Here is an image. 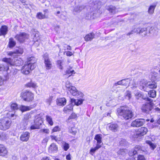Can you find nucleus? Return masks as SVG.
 <instances>
[{
	"label": "nucleus",
	"instance_id": "obj_51",
	"mask_svg": "<svg viewBox=\"0 0 160 160\" xmlns=\"http://www.w3.org/2000/svg\"><path fill=\"white\" fill-rule=\"evenodd\" d=\"M102 135L101 134H97L95 136L94 139L95 140H101L102 139Z\"/></svg>",
	"mask_w": 160,
	"mask_h": 160
},
{
	"label": "nucleus",
	"instance_id": "obj_40",
	"mask_svg": "<svg viewBox=\"0 0 160 160\" xmlns=\"http://www.w3.org/2000/svg\"><path fill=\"white\" fill-rule=\"evenodd\" d=\"M108 10L112 14L116 13L117 10L116 8L113 6H110L108 9Z\"/></svg>",
	"mask_w": 160,
	"mask_h": 160
},
{
	"label": "nucleus",
	"instance_id": "obj_18",
	"mask_svg": "<svg viewBox=\"0 0 160 160\" xmlns=\"http://www.w3.org/2000/svg\"><path fill=\"white\" fill-rule=\"evenodd\" d=\"M44 63L46 68V69L49 70L51 69L52 66V64L49 58L47 55H44Z\"/></svg>",
	"mask_w": 160,
	"mask_h": 160
},
{
	"label": "nucleus",
	"instance_id": "obj_22",
	"mask_svg": "<svg viewBox=\"0 0 160 160\" xmlns=\"http://www.w3.org/2000/svg\"><path fill=\"white\" fill-rule=\"evenodd\" d=\"M73 109V106L71 102L69 105L66 106L64 108L63 112L66 113H68L72 111Z\"/></svg>",
	"mask_w": 160,
	"mask_h": 160
},
{
	"label": "nucleus",
	"instance_id": "obj_37",
	"mask_svg": "<svg viewBox=\"0 0 160 160\" xmlns=\"http://www.w3.org/2000/svg\"><path fill=\"white\" fill-rule=\"evenodd\" d=\"M78 129L74 127L70 128H69V132L71 133H72L73 135L76 134L77 132Z\"/></svg>",
	"mask_w": 160,
	"mask_h": 160
},
{
	"label": "nucleus",
	"instance_id": "obj_63",
	"mask_svg": "<svg viewBox=\"0 0 160 160\" xmlns=\"http://www.w3.org/2000/svg\"><path fill=\"white\" fill-rule=\"evenodd\" d=\"M66 158L67 160H70L71 159V155L70 154H68L67 155Z\"/></svg>",
	"mask_w": 160,
	"mask_h": 160
},
{
	"label": "nucleus",
	"instance_id": "obj_44",
	"mask_svg": "<svg viewBox=\"0 0 160 160\" xmlns=\"http://www.w3.org/2000/svg\"><path fill=\"white\" fill-rule=\"evenodd\" d=\"M62 147L65 151H67L69 148V146L68 143L63 142L62 143Z\"/></svg>",
	"mask_w": 160,
	"mask_h": 160
},
{
	"label": "nucleus",
	"instance_id": "obj_4",
	"mask_svg": "<svg viewBox=\"0 0 160 160\" xmlns=\"http://www.w3.org/2000/svg\"><path fill=\"white\" fill-rule=\"evenodd\" d=\"M152 100L149 103H146L143 104L141 107V109L143 112L147 114H150L152 112L153 110V103H152Z\"/></svg>",
	"mask_w": 160,
	"mask_h": 160
},
{
	"label": "nucleus",
	"instance_id": "obj_45",
	"mask_svg": "<svg viewBox=\"0 0 160 160\" xmlns=\"http://www.w3.org/2000/svg\"><path fill=\"white\" fill-rule=\"evenodd\" d=\"M127 151L126 149H121L118 151V153L119 155H125Z\"/></svg>",
	"mask_w": 160,
	"mask_h": 160
},
{
	"label": "nucleus",
	"instance_id": "obj_56",
	"mask_svg": "<svg viewBox=\"0 0 160 160\" xmlns=\"http://www.w3.org/2000/svg\"><path fill=\"white\" fill-rule=\"evenodd\" d=\"M153 112L160 113V109L158 107L155 108H154L153 107V110H152V112Z\"/></svg>",
	"mask_w": 160,
	"mask_h": 160
},
{
	"label": "nucleus",
	"instance_id": "obj_15",
	"mask_svg": "<svg viewBox=\"0 0 160 160\" xmlns=\"http://www.w3.org/2000/svg\"><path fill=\"white\" fill-rule=\"evenodd\" d=\"M8 152L6 147L3 144H0V156L5 157L8 155Z\"/></svg>",
	"mask_w": 160,
	"mask_h": 160
},
{
	"label": "nucleus",
	"instance_id": "obj_54",
	"mask_svg": "<svg viewBox=\"0 0 160 160\" xmlns=\"http://www.w3.org/2000/svg\"><path fill=\"white\" fill-rule=\"evenodd\" d=\"M97 141V144L96 147L97 148H100L102 145V141Z\"/></svg>",
	"mask_w": 160,
	"mask_h": 160
},
{
	"label": "nucleus",
	"instance_id": "obj_42",
	"mask_svg": "<svg viewBox=\"0 0 160 160\" xmlns=\"http://www.w3.org/2000/svg\"><path fill=\"white\" fill-rule=\"evenodd\" d=\"M37 18L39 19H42L46 18L45 13L43 14L42 13L39 12L37 13Z\"/></svg>",
	"mask_w": 160,
	"mask_h": 160
},
{
	"label": "nucleus",
	"instance_id": "obj_47",
	"mask_svg": "<svg viewBox=\"0 0 160 160\" xmlns=\"http://www.w3.org/2000/svg\"><path fill=\"white\" fill-rule=\"evenodd\" d=\"M84 7L83 6H78L74 8V10L76 12H79Z\"/></svg>",
	"mask_w": 160,
	"mask_h": 160
},
{
	"label": "nucleus",
	"instance_id": "obj_41",
	"mask_svg": "<svg viewBox=\"0 0 160 160\" xmlns=\"http://www.w3.org/2000/svg\"><path fill=\"white\" fill-rule=\"evenodd\" d=\"M9 67L8 66H5L2 64H0V72L7 71Z\"/></svg>",
	"mask_w": 160,
	"mask_h": 160
},
{
	"label": "nucleus",
	"instance_id": "obj_14",
	"mask_svg": "<svg viewBox=\"0 0 160 160\" xmlns=\"http://www.w3.org/2000/svg\"><path fill=\"white\" fill-rule=\"evenodd\" d=\"M78 99H75L74 98H70V102L71 103H74L75 105L77 106H79L82 104L83 101L85 100V98L80 97L79 96L78 97Z\"/></svg>",
	"mask_w": 160,
	"mask_h": 160
},
{
	"label": "nucleus",
	"instance_id": "obj_33",
	"mask_svg": "<svg viewBox=\"0 0 160 160\" xmlns=\"http://www.w3.org/2000/svg\"><path fill=\"white\" fill-rule=\"evenodd\" d=\"M33 108L31 106H22L20 107V110L22 112H25L29 111L32 108Z\"/></svg>",
	"mask_w": 160,
	"mask_h": 160
},
{
	"label": "nucleus",
	"instance_id": "obj_5",
	"mask_svg": "<svg viewBox=\"0 0 160 160\" xmlns=\"http://www.w3.org/2000/svg\"><path fill=\"white\" fill-rule=\"evenodd\" d=\"M21 97L24 101L30 102L33 100L34 95L31 92L26 90L21 93Z\"/></svg>",
	"mask_w": 160,
	"mask_h": 160
},
{
	"label": "nucleus",
	"instance_id": "obj_7",
	"mask_svg": "<svg viewBox=\"0 0 160 160\" xmlns=\"http://www.w3.org/2000/svg\"><path fill=\"white\" fill-rule=\"evenodd\" d=\"M35 67V66L34 65L27 63L22 67L21 72L24 74H28L30 73V71L33 70Z\"/></svg>",
	"mask_w": 160,
	"mask_h": 160
},
{
	"label": "nucleus",
	"instance_id": "obj_32",
	"mask_svg": "<svg viewBox=\"0 0 160 160\" xmlns=\"http://www.w3.org/2000/svg\"><path fill=\"white\" fill-rule=\"evenodd\" d=\"M151 78L152 80L155 81L157 80L159 76L158 74L154 71H152L151 73Z\"/></svg>",
	"mask_w": 160,
	"mask_h": 160
},
{
	"label": "nucleus",
	"instance_id": "obj_2",
	"mask_svg": "<svg viewBox=\"0 0 160 160\" xmlns=\"http://www.w3.org/2000/svg\"><path fill=\"white\" fill-rule=\"evenodd\" d=\"M12 123L11 120L7 118L1 119L0 122V129L6 130L10 127Z\"/></svg>",
	"mask_w": 160,
	"mask_h": 160
},
{
	"label": "nucleus",
	"instance_id": "obj_24",
	"mask_svg": "<svg viewBox=\"0 0 160 160\" xmlns=\"http://www.w3.org/2000/svg\"><path fill=\"white\" fill-rule=\"evenodd\" d=\"M29 137V133L28 132H25L20 136V140H28Z\"/></svg>",
	"mask_w": 160,
	"mask_h": 160
},
{
	"label": "nucleus",
	"instance_id": "obj_10",
	"mask_svg": "<svg viewBox=\"0 0 160 160\" xmlns=\"http://www.w3.org/2000/svg\"><path fill=\"white\" fill-rule=\"evenodd\" d=\"M145 121L143 119H138L133 121L131 123V126L134 127H138L142 126Z\"/></svg>",
	"mask_w": 160,
	"mask_h": 160
},
{
	"label": "nucleus",
	"instance_id": "obj_61",
	"mask_svg": "<svg viewBox=\"0 0 160 160\" xmlns=\"http://www.w3.org/2000/svg\"><path fill=\"white\" fill-rule=\"evenodd\" d=\"M66 55L68 56H71L72 54V53L71 52H70V51L67 52H66Z\"/></svg>",
	"mask_w": 160,
	"mask_h": 160
},
{
	"label": "nucleus",
	"instance_id": "obj_59",
	"mask_svg": "<svg viewBox=\"0 0 160 160\" xmlns=\"http://www.w3.org/2000/svg\"><path fill=\"white\" fill-rule=\"evenodd\" d=\"M42 130L45 133H49V130L48 129H42Z\"/></svg>",
	"mask_w": 160,
	"mask_h": 160
},
{
	"label": "nucleus",
	"instance_id": "obj_64",
	"mask_svg": "<svg viewBox=\"0 0 160 160\" xmlns=\"http://www.w3.org/2000/svg\"><path fill=\"white\" fill-rule=\"evenodd\" d=\"M42 160H50L49 158L47 157H44L42 159Z\"/></svg>",
	"mask_w": 160,
	"mask_h": 160
},
{
	"label": "nucleus",
	"instance_id": "obj_28",
	"mask_svg": "<svg viewBox=\"0 0 160 160\" xmlns=\"http://www.w3.org/2000/svg\"><path fill=\"white\" fill-rule=\"evenodd\" d=\"M28 62L27 63L30 64L32 65H34L35 66L34 63L36 62V58L33 57H31L28 59Z\"/></svg>",
	"mask_w": 160,
	"mask_h": 160
},
{
	"label": "nucleus",
	"instance_id": "obj_3",
	"mask_svg": "<svg viewBox=\"0 0 160 160\" xmlns=\"http://www.w3.org/2000/svg\"><path fill=\"white\" fill-rule=\"evenodd\" d=\"M2 61L7 62L8 64L11 65L15 66H20L23 64V62L21 58L15 59L13 62L10 58H3Z\"/></svg>",
	"mask_w": 160,
	"mask_h": 160
},
{
	"label": "nucleus",
	"instance_id": "obj_16",
	"mask_svg": "<svg viewBox=\"0 0 160 160\" xmlns=\"http://www.w3.org/2000/svg\"><path fill=\"white\" fill-rule=\"evenodd\" d=\"M130 79L128 78L123 79L116 83L115 85V86L122 85L126 87L128 86V84L130 83Z\"/></svg>",
	"mask_w": 160,
	"mask_h": 160
},
{
	"label": "nucleus",
	"instance_id": "obj_29",
	"mask_svg": "<svg viewBox=\"0 0 160 160\" xmlns=\"http://www.w3.org/2000/svg\"><path fill=\"white\" fill-rule=\"evenodd\" d=\"M147 28H140L139 34H141L142 36L144 37L147 34Z\"/></svg>",
	"mask_w": 160,
	"mask_h": 160
},
{
	"label": "nucleus",
	"instance_id": "obj_8",
	"mask_svg": "<svg viewBox=\"0 0 160 160\" xmlns=\"http://www.w3.org/2000/svg\"><path fill=\"white\" fill-rule=\"evenodd\" d=\"M29 36L25 32H22L19 34L17 35L15 38L17 40L20 42H23L25 41L28 39Z\"/></svg>",
	"mask_w": 160,
	"mask_h": 160
},
{
	"label": "nucleus",
	"instance_id": "obj_20",
	"mask_svg": "<svg viewBox=\"0 0 160 160\" xmlns=\"http://www.w3.org/2000/svg\"><path fill=\"white\" fill-rule=\"evenodd\" d=\"M66 99L63 98L58 99L56 102L58 106H63L66 104Z\"/></svg>",
	"mask_w": 160,
	"mask_h": 160
},
{
	"label": "nucleus",
	"instance_id": "obj_27",
	"mask_svg": "<svg viewBox=\"0 0 160 160\" xmlns=\"http://www.w3.org/2000/svg\"><path fill=\"white\" fill-rule=\"evenodd\" d=\"M138 151H140V152H141V151H142L143 152L144 151V150H142V149H141V148L140 146L137 145L135 147V150L134 151H133L132 152L133 154L132 155H134L137 154V153ZM129 155L130 156L132 155H131L130 153L129 154Z\"/></svg>",
	"mask_w": 160,
	"mask_h": 160
},
{
	"label": "nucleus",
	"instance_id": "obj_30",
	"mask_svg": "<svg viewBox=\"0 0 160 160\" xmlns=\"http://www.w3.org/2000/svg\"><path fill=\"white\" fill-rule=\"evenodd\" d=\"M16 44V42L13 39L10 38L9 39L8 46L9 48H12L15 46Z\"/></svg>",
	"mask_w": 160,
	"mask_h": 160
},
{
	"label": "nucleus",
	"instance_id": "obj_31",
	"mask_svg": "<svg viewBox=\"0 0 160 160\" xmlns=\"http://www.w3.org/2000/svg\"><path fill=\"white\" fill-rule=\"evenodd\" d=\"M23 52V50L22 48H19L18 49H16L15 51L14 52H11L9 53V54L11 55H12L13 54H22Z\"/></svg>",
	"mask_w": 160,
	"mask_h": 160
},
{
	"label": "nucleus",
	"instance_id": "obj_62",
	"mask_svg": "<svg viewBox=\"0 0 160 160\" xmlns=\"http://www.w3.org/2000/svg\"><path fill=\"white\" fill-rule=\"evenodd\" d=\"M3 80L2 78L0 76V85H2L3 83Z\"/></svg>",
	"mask_w": 160,
	"mask_h": 160
},
{
	"label": "nucleus",
	"instance_id": "obj_34",
	"mask_svg": "<svg viewBox=\"0 0 160 160\" xmlns=\"http://www.w3.org/2000/svg\"><path fill=\"white\" fill-rule=\"evenodd\" d=\"M46 119L47 122L50 126H52L53 124V122L52 121V118L51 116L49 115H47L46 116Z\"/></svg>",
	"mask_w": 160,
	"mask_h": 160
},
{
	"label": "nucleus",
	"instance_id": "obj_39",
	"mask_svg": "<svg viewBox=\"0 0 160 160\" xmlns=\"http://www.w3.org/2000/svg\"><path fill=\"white\" fill-rule=\"evenodd\" d=\"M26 86L29 88H35L37 87L36 84L34 82L31 81L26 84Z\"/></svg>",
	"mask_w": 160,
	"mask_h": 160
},
{
	"label": "nucleus",
	"instance_id": "obj_46",
	"mask_svg": "<svg viewBox=\"0 0 160 160\" xmlns=\"http://www.w3.org/2000/svg\"><path fill=\"white\" fill-rule=\"evenodd\" d=\"M125 96L126 98L128 100H129L131 98V92L129 91H127L125 93Z\"/></svg>",
	"mask_w": 160,
	"mask_h": 160
},
{
	"label": "nucleus",
	"instance_id": "obj_55",
	"mask_svg": "<svg viewBox=\"0 0 160 160\" xmlns=\"http://www.w3.org/2000/svg\"><path fill=\"white\" fill-rule=\"evenodd\" d=\"M137 160H146L143 155H139L137 158Z\"/></svg>",
	"mask_w": 160,
	"mask_h": 160
},
{
	"label": "nucleus",
	"instance_id": "obj_12",
	"mask_svg": "<svg viewBox=\"0 0 160 160\" xmlns=\"http://www.w3.org/2000/svg\"><path fill=\"white\" fill-rule=\"evenodd\" d=\"M147 131L148 129L146 128L142 127L137 132H135L134 137L135 138H138L146 134Z\"/></svg>",
	"mask_w": 160,
	"mask_h": 160
},
{
	"label": "nucleus",
	"instance_id": "obj_23",
	"mask_svg": "<svg viewBox=\"0 0 160 160\" xmlns=\"http://www.w3.org/2000/svg\"><path fill=\"white\" fill-rule=\"evenodd\" d=\"M146 86L150 88H155L157 87V85L156 82L154 81L148 82L146 84Z\"/></svg>",
	"mask_w": 160,
	"mask_h": 160
},
{
	"label": "nucleus",
	"instance_id": "obj_21",
	"mask_svg": "<svg viewBox=\"0 0 160 160\" xmlns=\"http://www.w3.org/2000/svg\"><path fill=\"white\" fill-rule=\"evenodd\" d=\"M58 149L57 145L54 143H52L50 146L48 150L50 153H55L57 152Z\"/></svg>",
	"mask_w": 160,
	"mask_h": 160
},
{
	"label": "nucleus",
	"instance_id": "obj_26",
	"mask_svg": "<svg viewBox=\"0 0 160 160\" xmlns=\"http://www.w3.org/2000/svg\"><path fill=\"white\" fill-rule=\"evenodd\" d=\"M95 34L93 33H91L87 35L85 37V40L86 41L92 40L94 37Z\"/></svg>",
	"mask_w": 160,
	"mask_h": 160
},
{
	"label": "nucleus",
	"instance_id": "obj_50",
	"mask_svg": "<svg viewBox=\"0 0 160 160\" xmlns=\"http://www.w3.org/2000/svg\"><path fill=\"white\" fill-rule=\"evenodd\" d=\"M11 107L12 109L15 110L18 109V105L16 103H13L11 104Z\"/></svg>",
	"mask_w": 160,
	"mask_h": 160
},
{
	"label": "nucleus",
	"instance_id": "obj_36",
	"mask_svg": "<svg viewBox=\"0 0 160 160\" xmlns=\"http://www.w3.org/2000/svg\"><path fill=\"white\" fill-rule=\"evenodd\" d=\"M149 96L152 98H155L156 95V92L154 90L150 91L148 92Z\"/></svg>",
	"mask_w": 160,
	"mask_h": 160
},
{
	"label": "nucleus",
	"instance_id": "obj_19",
	"mask_svg": "<svg viewBox=\"0 0 160 160\" xmlns=\"http://www.w3.org/2000/svg\"><path fill=\"white\" fill-rule=\"evenodd\" d=\"M8 31V27L7 26H2L0 28V36H5L7 34Z\"/></svg>",
	"mask_w": 160,
	"mask_h": 160
},
{
	"label": "nucleus",
	"instance_id": "obj_6",
	"mask_svg": "<svg viewBox=\"0 0 160 160\" xmlns=\"http://www.w3.org/2000/svg\"><path fill=\"white\" fill-rule=\"evenodd\" d=\"M35 120H34V124L31 125L30 127L31 129H39L42 123V118L39 116V115L35 117Z\"/></svg>",
	"mask_w": 160,
	"mask_h": 160
},
{
	"label": "nucleus",
	"instance_id": "obj_53",
	"mask_svg": "<svg viewBox=\"0 0 160 160\" xmlns=\"http://www.w3.org/2000/svg\"><path fill=\"white\" fill-rule=\"evenodd\" d=\"M129 83L131 84L132 85V88H136L137 87V84L136 82H135L134 80H133L132 81H131V82H130Z\"/></svg>",
	"mask_w": 160,
	"mask_h": 160
},
{
	"label": "nucleus",
	"instance_id": "obj_25",
	"mask_svg": "<svg viewBox=\"0 0 160 160\" xmlns=\"http://www.w3.org/2000/svg\"><path fill=\"white\" fill-rule=\"evenodd\" d=\"M140 27H136L135 28H133V29L130 32L127 34V36H130L131 35L135 33H139Z\"/></svg>",
	"mask_w": 160,
	"mask_h": 160
},
{
	"label": "nucleus",
	"instance_id": "obj_58",
	"mask_svg": "<svg viewBox=\"0 0 160 160\" xmlns=\"http://www.w3.org/2000/svg\"><path fill=\"white\" fill-rule=\"evenodd\" d=\"M60 12L59 11H57L56 13H55V14L56 16H58L59 18H61L62 17V15H61L60 16L58 15L59 14H60Z\"/></svg>",
	"mask_w": 160,
	"mask_h": 160
},
{
	"label": "nucleus",
	"instance_id": "obj_17",
	"mask_svg": "<svg viewBox=\"0 0 160 160\" xmlns=\"http://www.w3.org/2000/svg\"><path fill=\"white\" fill-rule=\"evenodd\" d=\"M31 118V115L29 114H27L25 115L24 119L22 120V122L21 123V124H23L24 126L22 127L23 129L25 128V127L28 124L29 119Z\"/></svg>",
	"mask_w": 160,
	"mask_h": 160
},
{
	"label": "nucleus",
	"instance_id": "obj_60",
	"mask_svg": "<svg viewBox=\"0 0 160 160\" xmlns=\"http://www.w3.org/2000/svg\"><path fill=\"white\" fill-rule=\"evenodd\" d=\"M76 117V115L75 113H72L70 116V118H75Z\"/></svg>",
	"mask_w": 160,
	"mask_h": 160
},
{
	"label": "nucleus",
	"instance_id": "obj_48",
	"mask_svg": "<svg viewBox=\"0 0 160 160\" xmlns=\"http://www.w3.org/2000/svg\"><path fill=\"white\" fill-rule=\"evenodd\" d=\"M147 143L150 145L151 148H152V149H154L156 148V145L155 144L152 143L150 141H148Z\"/></svg>",
	"mask_w": 160,
	"mask_h": 160
},
{
	"label": "nucleus",
	"instance_id": "obj_57",
	"mask_svg": "<svg viewBox=\"0 0 160 160\" xmlns=\"http://www.w3.org/2000/svg\"><path fill=\"white\" fill-rule=\"evenodd\" d=\"M98 149V148L96 147L94 148H92L90 150V153L92 155L93 153H94L95 151Z\"/></svg>",
	"mask_w": 160,
	"mask_h": 160
},
{
	"label": "nucleus",
	"instance_id": "obj_49",
	"mask_svg": "<svg viewBox=\"0 0 160 160\" xmlns=\"http://www.w3.org/2000/svg\"><path fill=\"white\" fill-rule=\"evenodd\" d=\"M72 86V84L69 81H67L66 82V87L68 89H70Z\"/></svg>",
	"mask_w": 160,
	"mask_h": 160
},
{
	"label": "nucleus",
	"instance_id": "obj_11",
	"mask_svg": "<svg viewBox=\"0 0 160 160\" xmlns=\"http://www.w3.org/2000/svg\"><path fill=\"white\" fill-rule=\"evenodd\" d=\"M68 91L73 96L77 97L79 96L81 98H83L84 96V95L82 92L78 91L76 88L74 86L71 87L70 88L68 89Z\"/></svg>",
	"mask_w": 160,
	"mask_h": 160
},
{
	"label": "nucleus",
	"instance_id": "obj_1",
	"mask_svg": "<svg viewBox=\"0 0 160 160\" xmlns=\"http://www.w3.org/2000/svg\"><path fill=\"white\" fill-rule=\"evenodd\" d=\"M117 113L118 115L122 117V119L125 120L134 117L131 108L126 106H122L118 108Z\"/></svg>",
	"mask_w": 160,
	"mask_h": 160
},
{
	"label": "nucleus",
	"instance_id": "obj_35",
	"mask_svg": "<svg viewBox=\"0 0 160 160\" xmlns=\"http://www.w3.org/2000/svg\"><path fill=\"white\" fill-rule=\"evenodd\" d=\"M72 68L70 67L68 68L66 71V75L70 74L69 76V77H70L72 73H75V71L74 70H72Z\"/></svg>",
	"mask_w": 160,
	"mask_h": 160
},
{
	"label": "nucleus",
	"instance_id": "obj_9",
	"mask_svg": "<svg viewBox=\"0 0 160 160\" xmlns=\"http://www.w3.org/2000/svg\"><path fill=\"white\" fill-rule=\"evenodd\" d=\"M135 96L137 99L145 100L146 101L151 102L152 99L148 97L145 96L139 91H135L134 92Z\"/></svg>",
	"mask_w": 160,
	"mask_h": 160
},
{
	"label": "nucleus",
	"instance_id": "obj_43",
	"mask_svg": "<svg viewBox=\"0 0 160 160\" xmlns=\"http://www.w3.org/2000/svg\"><path fill=\"white\" fill-rule=\"evenodd\" d=\"M63 61L61 60H58L57 61V64L58 68L61 70L63 69L62 65L63 64Z\"/></svg>",
	"mask_w": 160,
	"mask_h": 160
},
{
	"label": "nucleus",
	"instance_id": "obj_52",
	"mask_svg": "<svg viewBox=\"0 0 160 160\" xmlns=\"http://www.w3.org/2000/svg\"><path fill=\"white\" fill-rule=\"evenodd\" d=\"M60 130V128L58 126H57L54 127L52 130V132H55L58 131H59Z\"/></svg>",
	"mask_w": 160,
	"mask_h": 160
},
{
	"label": "nucleus",
	"instance_id": "obj_38",
	"mask_svg": "<svg viewBox=\"0 0 160 160\" xmlns=\"http://www.w3.org/2000/svg\"><path fill=\"white\" fill-rule=\"evenodd\" d=\"M156 6V5L153 4L151 5L149 7L148 10V12L149 14H152L154 11L155 8Z\"/></svg>",
	"mask_w": 160,
	"mask_h": 160
},
{
	"label": "nucleus",
	"instance_id": "obj_13",
	"mask_svg": "<svg viewBox=\"0 0 160 160\" xmlns=\"http://www.w3.org/2000/svg\"><path fill=\"white\" fill-rule=\"evenodd\" d=\"M107 129L112 132H116L119 130V127L116 123H110L107 125Z\"/></svg>",
	"mask_w": 160,
	"mask_h": 160
}]
</instances>
